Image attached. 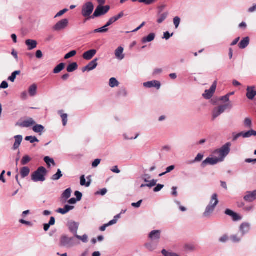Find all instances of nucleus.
I'll return each mask as SVG.
<instances>
[{
    "label": "nucleus",
    "instance_id": "obj_33",
    "mask_svg": "<svg viewBox=\"0 0 256 256\" xmlns=\"http://www.w3.org/2000/svg\"><path fill=\"white\" fill-rule=\"evenodd\" d=\"M157 245V243L152 241L146 244L145 246L148 250L152 251L156 248Z\"/></svg>",
    "mask_w": 256,
    "mask_h": 256
},
{
    "label": "nucleus",
    "instance_id": "obj_30",
    "mask_svg": "<svg viewBox=\"0 0 256 256\" xmlns=\"http://www.w3.org/2000/svg\"><path fill=\"white\" fill-rule=\"evenodd\" d=\"M218 203V195L216 194H214L212 196L209 205H212V206H216Z\"/></svg>",
    "mask_w": 256,
    "mask_h": 256
},
{
    "label": "nucleus",
    "instance_id": "obj_49",
    "mask_svg": "<svg viewBox=\"0 0 256 256\" xmlns=\"http://www.w3.org/2000/svg\"><path fill=\"white\" fill-rule=\"evenodd\" d=\"M76 54V50H72L70 52L66 54L64 56V59L67 60L68 59L74 56Z\"/></svg>",
    "mask_w": 256,
    "mask_h": 256
},
{
    "label": "nucleus",
    "instance_id": "obj_46",
    "mask_svg": "<svg viewBox=\"0 0 256 256\" xmlns=\"http://www.w3.org/2000/svg\"><path fill=\"white\" fill-rule=\"evenodd\" d=\"M44 161L46 163V164L50 166V163H52L53 165H55V162L54 160L52 158H50L48 156H46L44 158Z\"/></svg>",
    "mask_w": 256,
    "mask_h": 256
},
{
    "label": "nucleus",
    "instance_id": "obj_57",
    "mask_svg": "<svg viewBox=\"0 0 256 256\" xmlns=\"http://www.w3.org/2000/svg\"><path fill=\"white\" fill-rule=\"evenodd\" d=\"M204 156L201 154H198L196 157L194 162H200L203 158Z\"/></svg>",
    "mask_w": 256,
    "mask_h": 256
},
{
    "label": "nucleus",
    "instance_id": "obj_12",
    "mask_svg": "<svg viewBox=\"0 0 256 256\" xmlns=\"http://www.w3.org/2000/svg\"><path fill=\"white\" fill-rule=\"evenodd\" d=\"M254 86H248L246 88V96L249 100H253L256 96V90Z\"/></svg>",
    "mask_w": 256,
    "mask_h": 256
},
{
    "label": "nucleus",
    "instance_id": "obj_27",
    "mask_svg": "<svg viewBox=\"0 0 256 256\" xmlns=\"http://www.w3.org/2000/svg\"><path fill=\"white\" fill-rule=\"evenodd\" d=\"M30 172V169L27 167H22L20 170V174L22 178H24L27 176Z\"/></svg>",
    "mask_w": 256,
    "mask_h": 256
},
{
    "label": "nucleus",
    "instance_id": "obj_29",
    "mask_svg": "<svg viewBox=\"0 0 256 256\" xmlns=\"http://www.w3.org/2000/svg\"><path fill=\"white\" fill-rule=\"evenodd\" d=\"M168 14L167 12L158 14L157 19V22L158 24L162 23L167 18Z\"/></svg>",
    "mask_w": 256,
    "mask_h": 256
},
{
    "label": "nucleus",
    "instance_id": "obj_54",
    "mask_svg": "<svg viewBox=\"0 0 256 256\" xmlns=\"http://www.w3.org/2000/svg\"><path fill=\"white\" fill-rule=\"evenodd\" d=\"M157 181L158 180H152L150 181H149V182H148V184H147V186L149 187V188H152V187L156 186V184Z\"/></svg>",
    "mask_w": 256,
    "mask_h": 256
},
{
    "label": "nucleus",
    "instance_id": "obj_52",
    "mask_svg": "<svg viewBox=\"0 0 256 256\" xmlns=\"http://www.w3.org/2000/svg\"><path fill=\"white\" fill-rule=\"evenodd\" d=\"M174 166H170L166 168V172H163L161 174H160V176H164V174H166L168 173V172H170L171 171H172V170H174Z\"/></svg>",
    "mask_w": 256,
    "mask_h": 256
},
{
    "label": "nucleus",
    "instance_id": "obj_56",
    "mask_svg": "<svg viewBox=\"0 0 256 256\" xmlns=\"http://www.w3.org/2000/svg\"><path fill=\"white\" fill-rule=\"evenodd\" d=\"M230 239L234 242H238L240 240V238H238L236 235L232 236Z\"/></svg>",
    "mask_w": 256,
    "mask_h": 256
},
{
    "label": "nucleus",
    "instance_id": "obj_55",
    "mask_svg": "<svg viewBox=\"0 0 256 256\" xmlns=\"http://www.w3.org/2000/svg\"><path fill=\"white\" fill-rule=\"evenodd\" d=\"M74 195L76 196V200L78 201H80L81 200L82 195L80 192L78 191H76L74 192Z\"/></svg>",
    "mask_w": 256,
    "mask_h": 256
},
{
    "label": "nucleus",
    "instance_id": "obj_21",
    "mask_svg": "<svg viewBox=\"0 0 256 256\" xmlns=\"http://www.w3.org/2000/svg\"><path fill=\"white\" fill-rule=\"evenodd\" d=\"M14 138H15V142L14 144V150H16V149H18L22 140V136L20 135H18V136H14Z\"/></svg>",
    "mask_w": 256,
    "mask_h": 256
},
{
    "label": "nucleus",
    "instance_id": "obj_14",
    "mask_svg": "<svg viewBox=\"0 0 256 256\" xmlns=\"http://www.w3.org/2000/svg\"><path fill=\"white\" fill-rule=\"evenodd\" d=\"M144 86L146 88H152L154 87L156 88L158 90L160 89V82L157 80H152L150 82H144Z\"/></svg>",
    "mask_w": 256,
    "mask_h": 256
},
{
    "label": "nucleus",
    "instance_id": "obj_51",
    "mask_svg": "<svg viewBox=\"0 0 256 256\" xmlns=\"http://www.w3.org/2000/svg\"><path fill=\"white\" fill-rule=\"evenodd\" d=\"M180 18L178 16H176L174 18V24L176 28H177L180 24Z\"/></svg>",
    "mask_w": 256,
    "mask_h": 256
},
{
    "label": "nucleus",
    "instance_id": "obj_42",
    "mask_svg": "<svg viewBox=\"0 0 256 256\" xmlns=\"http://www.w3.org/2000/svg\"><path fill=\"white\" fill-rule=\"evenodd\" d=\"M244 125L246 128H251L252 126V120L248 118H246L244 120Z\"/></svg>",
    "mask_w": 256,
    "mask_h": 256
},
{
    "label": "nucleus",
    "instance_id": "obj_24",
    "mask_svg": "<svg viewBox=\"0 0 256 256\" xmlns=\"http://www.w3.org/2000/svg\"><path fill=\"white\" fill-rule=\"evenodd\" d=\"M69 229L71 232L76 234L78 230V224L76 222H71L68 224Z\"/></svg>",
    "mask_w": 256,
    "mask_h": 256
},
{
    "label": "nucleus",
    "instance_id": "obj_63",
    "mask_svg": "<svg viewBox=\"0 0 256 256\" xmlns=\"http://www.w3.org/2000/svg\"><path fill=\"white\" fill-rule=\"evenodd\" d=\"M36 56L38 58H41L43 56L42 52L40 50H37L36 54Z\"/></svg>",
    "mask_w": 256,
    "mask_h": 256
},
{
    "label": "nucleus",
    "instance_id": "obj_31",
    "mask_svg": "<svg viewBox=\"0 0 256 256\" xmlns=\"http://www.w3.org/2000/svg\"><path fill=\"white\" fill-rule=\"evenodd\" d=\"M71 193L72 190L70 188H68L62 194V198L64 199L65 202L70 197Z\"/></svg>",
    "mask_w": 256,
    "mask_h": 256
},
{
    "label": "nucleus",
    "instance_id": "obj_25",
    "mask_svg": "<svg viewBox=\"0 0 256 256\" xmlns=\"http://www.w3.org/2000/svg\"><path fill=\"white\" fill-rule=\"evenodd\" d=\"M250 42V39L248 37H246L243 38L238 44V46L240 48L244 49L246 48Z\"/></svg>",
    "mask_w": 256,
    "mask_h": 256
},
{
    "label": "nucleus",
    "instance_id": "obj_41",
    "mask_svg": "<svg viewBox=\"0 0 256 256\" xmlns=\"http://www.w3.org/2000/svg\"><path fill=\"white\" fill-rule=\"evenodd\" d=\"M62 176V172L60 169H58L57 172L52 176V179L54 180H59Z\"/></svg>",
    "mask_w": 256,
    "mask_h": 256
},
{
    "label": "nucleus",
    "instance_id": "obj_47",
    "mask_svg": "<svg viewBox=\"0 0 256 256\" xmlns=\"http://www.w3.org/2000/svg\"><path fill=\"white\" fill-rule=\"evenodd\" d=\"M25 140L28 141H30V143L32 144L36 142H38V140L35 136H28L26 138Z\"/></svg>",
    "mask_w": 256,
    "mask_h": 256
},
{
    "label": "nucleus",
    "instance_id": "obj_58",
    "mask_svg": "<svg viewBox=\"0 0 256 256\" xmlns=\"http://www.w3.org/2000/svg\"><path fill=\"white\" fill-rule=\"evenodd\" d=\"M164 186L161 184H158L156 188H154V192H158L160 191L163 188Z\"/></svg>",
    "mask_w": 256,
    "mask_h": 256
},
{
    "label": "nucleus",
    "instance_id": "obj_64",
    "mask_svg": "<svg viewBox=\"0 0 256 256\" xmlns=\"http://www.w3.org/2000/svg\"><path fill=\"white\" fill-rule=\"evenodd\" d=\"M108 26H106V25L104 26L103 27L99 28L100 30V32H106L108 31V29L107 28Z\"/></svg>",
    "mask_w": 256,
    "mask_h": 256
},
{
    "label": "nucleus",
    "instance_id": "obj_26",
    "mask_svg": "<svg viewBox=\"0 0 256 256\" xmlns=\"http://www.w3.org/2000/svg\"><path fill=\"white\" fill-rule=\"evenodd\" d=\"M78 68V65L76 62H72L68 65L66 70L68 72H72Z\"/></svg>",
    "mask_w": 256,
    "mask_h": 256
},
{
    "label": "nucleus",
    "instance_id": "obj_8",
    "mask_svg": "<svg viewBox=\"0 0 256 256\" xmlns=\"http://www.w3.org/2000/svg\"><path fill=\"white\" fill-rule=\"evenodd\" d=\"M217 82H214L212 84L210 90H206L204 93L203 94V96L206 99H210L212 96L216 91V88Z\"/></svg>",
    "mask_w": 256,
    "mask_h": 256
},
{
    "label": "nucleus",
    "instance_id": "obj_62",
    "mask_svg": "<svg viewBox=\"0 0 256 256\" xmlns=\"http://www.w3.org/2000/svg\"><path fill=\"white\" fill-rule=\"evenodd\" d=\"M19 222L21 224H24L28 225V226H32V224L31 223V222L26 221V220H24L22 219L20 220Z\"/></svg>",
    "mask_w": 256,
    "mask_h": 256
},
{
    "label": "nucleus",
    "instance_id": "obj_20",
    "mask_svg": "<svg viewBox=\"0 0 256 256\" xmlns=\"http://www.w3.org/2000/svg\"><path fill=\"white\" fill-rule=\"evenodd\" d=\"M26 44L28 46V50H32L36 47L38 42L35 40H27L26 41Z\"/></svg>",
    "mask_w": 256,
    "mask_h": 256
},
{
    "label": "nucleus",
    "instance_id": "obj_19",
    "mask_svg": "<svg viewBox=\"0 0 256 256\" xmlns=\"http://www.w3.org/2000/svg\"><path fill=\"white\" fill-rule=\"evenodd\" d=\"M74 206L66 205L64 208H60L56 210V212L62 214H64L74 208Z\"/></svg>",
    "mask_w": 256,
    "mask_h": 256
},
{
    "label": "nucleus",
    "instance_id": "obj_32",
    "mask_svg": "<svg viewBox=\"0 0 256 256\" xmlns=\"http://www.w3.org/2000/svg\"><path fill=\"white\" fill-rule=\"evenodd\" d=\"M65 64L64 63H60L59 64H58L54 70V74H58L61 71H62L64 67H65Z\"/></svg>",
    "mask_w": 256,
    "mask_h": 256
},
{
    "label": "nucleus",
    "instance_id": "obj_48",
    "mask_svg": "<svg viewBox=\"0 0 256 256\" xmlns=\"http://www.w3.org/2000/svg\"><path fill=\"white\" fill-rule=\"evenodd\" d=\"M75 236L78 240H81L84 242H86L88 240V236L86 234H84L82 236H80L76 234Z\"/></svg>",
    "mask_w": 256,
    "mask_h": 256
},
{
    "label": "nucleus",
    "instance_id": "obj_23",
    "mask_svg": "<svg viewBox=\"0 0 256 256\" xmlns=\"http://www.w3.org/2000/svg\"><path fill=\"white\" fill-rule=\"evenodd\" d=\"M36 122L34 121V120H33V119L30 118L24 121L22 123L20 124V126L22 127L28 128V127H30L31 126L34 124Z\"/></svg>",
    "mask_w": 256,
    "mask_h": 256
},
{
    "label": "nucleus",
    "instance_id": "obj_9",
    "mask_svg": "<svg viewBox=\"0 0 256 256\" xmlns=\"http://www.w3.org/2000/svg\"><path fill=\"white\" fill-rule=\"evenodd\" d=\"M161 231L160 230H154L152 231L149 235L148 238L156 243H158L160 238Z\"/></svg>",
    "mask_w": 256,
    "mask_h": 256
},
{
    "label": "nucleus",
    "instance_id": "obj_10",
    "mask_svg": "<svg viewBox=\"0 0 256 256\" xmlns=\"http://www.w3.org/2000/svg\"><path fill=\"white\" fill-rule=\"evenodd\" d=\"M219 162H220V160L218 158H208L204 161L202 162V166L204 168L208 164L214 165L215 164H216Z\"/></svg>",
    "mask_w": 256,
    "mask_h": 256
},
{
    "label": "nucleus",
    "instance_id": "obj_61",
    "mask_svg": "<svg viewBox=\"0 0 256 256\" xmlns=\"http://www.w3.org/2000/svg\"><path fill=\"white\" fill-rule=\"evenodd\" d=\"M8 82L6 81H3L0 86V88H8Z\"/></svg>",
    "mask_w": 256,
    "mask_h": 256
},
{
    "label": "nucleus",
    "instance_id": "obj_11",
    "mask_svg": "<svg viewBox=\"0 0 256 256\" xmlns=\"http://www.w3.org/2000/svg\"><path fill=\"white\" fill-rule=\"evenodd\" d=\"M244 199L247 202H252L256 200V190L253 192H247Z\"/></svg>",
    "mask_w": 256,
    "mask_h": 256
},
{
    "label": "nucleus",
    "instance_id": "obj_13",
    "mask_svg": "<svg viewBox=\"0 0 256 256\" xmlns=\"http://www.w3.org/2000/svg\"><path fill=\"white\" fill-rule=\"evenodd\" d=\"M120 218V214H117L116 216L114 217V219L110 220L109 222H108V224H104L100 228V231H102V232H104L106 230V228L108 226H112V225H113L114 224H116V222H117V221H118V220Z\"/></svg>",
    "mask_w": 256,
    "mask_h": 256
},
{
    "label": "nucleus",
    "instance_id": "obj_3",
    "mask_svg": "<svg viewBox=\"0 0 256 256\" xmlns=\"http://www.w3.org/2000/svg\"><path fill=\"white\" fill-rule=\"evenodd\" d=\"M232 108V104L231 102H228L215 108L212 112V119L214 120L216 118L222 114L227 108L230 109Z\"/></svg>",
    "mask_w": 256,
    "mask_h": 256
},
{
    "label": "nucleus",
    "instance_id": "obj_34",
    "mask_svg": "<svg viewBox=\"0 0 256 256\" xmlns=\"http://www.w3.org/2000/svg\"><path fill=\"white\" fill-rule=\"evenodd\" d=\"M37 86L36 84H32L28 89V92L30 96H33L36 93Z\"/></svg>",
    "mask_w": 256,
    "mask_h": 256
},
{
    "label": "nucleus",
    "instance_id": "obj_50",
    "mask_svg": "<svg viewBox=\"0 0 256 256\" xmlns=\"http://www.w3.org/2000/svg\"><path fill=\"white\" fill-rule=\"evenodd\" d=\"M156 0H139L140 3H143L146 5H150L155 2Z\"/></svg>",
    "mask_w": 256,
    "mask_h": 256
},
{
    "label": "nucleus",
    "instance_id": "obj_22",
    "mask_svg": "<svg viewBox=\"0 0 256 256\" xmlns=\"http://www.w3.org/2000/svg\"><path fill=\"white\" fill-rule=\"evenodd\" d=\"M124 48L122 46H119L115 51V55L116 58L119 60H122L124 58V55L122 54Z\"/></svg>",
    "mask_w": 256,
    "mask_h": 256
},
{
    "label": "nucleus",
    "instance_id": "obj_18",
    "mask_svg": "<svg viewBox=\"0 0 256 256\" xmlns=\"http://www.w3.org/2000/svg\"><path fill=\"white\" fill-rule=\"evenodd\" d=\"M216 206H212V205H208L203 214L204 216L206 218H209L214 212Z\"/></svg>",
    "mask_w": 256,
    "mask_h": 256
},
{
    "label": "nucleus",
    "instance_id": "obj_1",
    "mask_svg": "<svg viewBox=\"0 0 256 256\" xmlns=\"http://www.w3.org/2000/svg\"><path fill=\"white\" fill-rule=\"evenodd\" d=\"M46 174V168L43 166H40L32 174V180L34 182H44L46 180L45 176Z\"/></svg>",
    "mask_w": 256,
    "mask_h": 256
},
{
    "label": "nucleus",
    "instance_id": "obj_35",
    "mask_svg": "<svg viewBox=\"0 0 256 256\" xmlns=\"http://www.w3.org/2000/svg\"><path fill=\"white\" fill-rule=\"evenodd\" d=\"M154 38H155V34L154 33H151L150 34H148L147 36L144 37L142 38V42H150L154 39Z\"/></svg>",
    "mask_w": 256,
    "mask_h": 256
},
{
    "label": "nucleus",
    "instance_id": "obj_28",
    "mask_svg": "<svg viewBox=\"0 0 256 256\" xmlns=\"http://www.w3.org/2000/svg\"><path fill=\"white\" fill-rule=\"evenodd\" d=\"M250 226L248 223H243L241 224L240 230L242 232V235L247 233L250 230Z\"/></svg>",
    "mask_w": 256,
    "mask_h": 256
},
{
    "label": "nucleus",
    "instance_id": "obj_17",
    "mask_svg": "<svg viewBox=\"0 0 256 256\" xmlns=\"http://www.w3.org/2000/svg\"><path fill=\"white\" fill-rule=\"evenodd\" d=\"M224 213L226 214L232 216V220L234 221H238L241 219L240 216H239L236 213L230 209H226Z\"/></svg>",
    "mask_w": 256,
    "mask_h": 256
},
{
    "label": "nucleus",
    "instance_id": "obj_59",
    "mask_svg": "<svg viewBox=\"0 0 256 256\" xmlns=\"http://www.w3.org/2000/svg\"><path fill=\"white\" fill-rule=\"evenodd\" d=\"M220 100H222V101H224L226 102H228V103L230 102L229 94H226V95L224 96H223L221 97L220 98Z\"/></svg>",
    "mask_w": 256,
    "mask_h": 256
},
{
    "label": "nucleus",
    "instance_id": "obj_16",
    "mask_svg": "<svg viewBox=\"0 0 256 256\" xmlns=\"http://www.w3.org/2000/svg\"><path fill=\"white\" fill-rule=\"evenodd\" d=\"M96 50H90L84 53L82 56L84 60H90L96 54Z\"/></svg>",
    "mask_w": 256,
    "mask_h": 256
},
{
    "label": "nucleus",
    "instance_id": "obj_39",
    "mask_svg": "<svg viewBox=\"0 0 256 256\" xmlns=\"http://www.w3.org/2000/svg\"><path fill=\"white\" fill-rule=\"evenodd\" d=\"M109 84L110 87L114 88L118 86L119 84V82L116 78H112L110 80Z\"/></svg>",
    "mask_w": 256,
    "mask_h": 256
},
{
    "label": "nucleus",
    "instance_id": "obj_60",
    "mask_svg": "<svg viewBox=\"0 0 256 256\" xmlns=\"http://www.w3.org/2000/svg\"><path fill=\"white\" fill-rule=\"evenodd\" d=\"M101 160L100 159H96L94 162L92 163V166L94 168L96 167L100 162Z\"/></svg>",
    "mask_w": 256,
    "mask_h": 256
},
{
    "label": "nucleus",
    "instance_id": "obj_43",
    "mask_svg": "<svg viewBox=\"0 0 256 256\" xmlns=\"http://www.w3.org/2000/svg\"><path fill=\"white\" fill-rule=\"evenodd\" d=\"M30 160L31 158L28 156H25L22 158L21 163L22 165H25L28 163Z\"/></svg>",
    "mask_w": 256,
    "mask_h": 256
},
{
    "label": "nucleus",
    "instance_id": "obj_36",
    "mask_svg": "<svg viewBox=\"0 0 256 256\" xmlns=\"http://www.w3.org/2000/svg\"><path fill=\"white\" fill-rule=\"evenodd\" d=\"M58 114L60 115L64 126H66L68 122V115L66 114H62V110H60Z\"/></svg>",
    "mask_w": 256,
    "mask_h": 256
},
{
    "label": "nucleus",
    "instance_id": "obj_6",
    "mask_svg": "<svg viewBox=\"0 0 256 256\" xmlns=\"http://www.w3.org/2000/svg\"><path fill=\"white\" fill-rule=\"evenodd\" d=\"M74 244V238H68L66 236H62L60 239V246L70 248Z\"/></svg>",
    "mask_w": 256,
    "mask_h": 256
},
{
    "label": "nucleus",
    "instance_id": "obj_15",
    "mask_svg": "<svg viewBox=\"0 0 256 256\" xmlns=\"http://www.w3.org/2000/svg\"><path fill=\"white\" fill-rule=\"evenodd\" d=\"M97 60L98 58H95L92 60L86 67L84 68L83 71H90L94 70L98 66Z\"/></svg>",
    "mask_w": 256,
    "mask_h": 256
},
{
    "label": "nucleus",
    "instance_id": "obj_2",
    "mask_svg": "<svg viewBox=\"0 0 256 256\" xmlns=\"http://www.w3.org/2000/svg\"><path fill=\"white\" fill-rule=\"evenodd\" d=\"M231 145L230 142H227L220 148L214 151V154L218 156V158L220 160V162L223 161L225 157L230 153Z\"/></svg>",
    "mask_w": 256,
    "mask_h": 256
},
{
    "label": "nucleus",
    "instance_id": "obj_44",
    "mask_svg": "<svg viewBox=\"0 0 256 256\" xmlns=\"http://www.w3.org/2000/svg\"><path fill=\"white\" fill-rule=\"evenodd\" d=\"M80 184L82 186H89L90 185V182H88L86 183V179L84 178V176L82 175L80 176Z\"/></svg>",
    "mask_w": 256,
    "mask_h": 256
},
{
    "label": "nucleus",
    "instance_id": "obj_53",
    "mask_svg": "<svg viewBox=\"0 0 256 256\" xmlns=\"http://www.w3.org/2000/svg\"><path fill=\"white\" fill-rule=\"evenodd\" d=\"M68 9L64 8L62 10H60L57 13V14L55 16V18L60 17L63 14H64L65 13H66L68 11Z\"/></svg>",
    "mask_w": 256,
    "mask_h": 256
},
{
    "label": "nucleus",
    "instance_id": "obj_5",
    "mask_svg": "<svg viewBox=\"0 0 256 256\" xmlns=\"http://www.w3.org/2000/svg\"><path fill=\"white\" fill-rule=\"evenodd\" d=\"M94 9V6L92 2L86 3L82 8V15L85 18H88V19L90 18V16L92 14Z\"/></svg>",
    "mask_w": 256,
    "mask_h": 256
},
{
    "label": "nucleus",
    "instance_id": "obj_40",
    "mask_svg": "<svg viewBox=\"0 0 256 256\" xmlns=\"http://www.w3.org/2000/svg\"><path fill=\"white\" fill-rule=\"evenodd\" d=\"M32 130L36 132H40L44 130V127L40 124H36L33 127Z\"/></svg>",
    "mask_w": 256,
    "mask_h": 256
},
{
    "label": "nucleus",
    "instance_id": "obj_7",
    "mask_svg": "<svg viewBox=\"0 0 256 256\" xmlns=\"http://www.w3.org/2000/svg\"><path fill=\"white\" fill-rule=\"evenodd\" d=\"M68 24V20L66 18L62 19L58 22L54 26V30L56 31H60L65 29Z\"/></svg>",
    "mask_w": 256,
    "mask_h": 256
},
{
    "label": "nucleus",
    "instance_id": "obj_38",
    "mask_svg": "<svg viewBox=\"0 0 256 256\" xmlns=\"http://www.w3.org/2000/svg\"><path fill=\"white\" fill-rule=\"evenodd\" d=\"M20 74V70H16L13 72L12 75L8 77V80L12 82H14L17 75H19Z\"/></svg>",
    "mask_w": 256,
    "mask_h": 256
},
{
    "label": "nucleus",
    "instance_id": "obj_37",
    "mask_svg": "<svg viewBox=\"0 0 256 256\" xmlns=\"http://www.w3.org/2000/svg\"><path fill=\"white\" fill-rule=\"evenodd\" d=\"M252 136H256V132L250 130L246 132H242V137L244 138H249Z\"/></svg>",
    "mask_w": 256,
    "mask_h": 256
},
{
    "label": "nucleus",
    "instance_id": "obj_45",
    "mask_svg": "<svg viewBox=\"0 0 256 256\" xmlns=\"http://www.w3.org/2000/svg\"><path fill=\"white\" fill-rule=\"evenodd\" d=\"M162 254L164 256H178V255L174 252H168L166 250H162Z\"/></svg>",
    "mask_w": 256,
    "mask_h": 256
},
{
    "label": "nucleus",
    "instance_id": "obj_4",
    "mask_svg": "<svg viewBox=\"0 0 256 256\" xmlns=\"http://www.w3.org/2000/svg\"><path fill=\"white\" fill-rule=\"evenodd\" d=\"M110 9V7L108 6H102L100 4L98 6L94 14H92L90 18H95L99 17L101 16L104 15L106 14Z\"/></svg>",
    "mask_w": 256,
    "mask_h": 256
}]
</instances>
